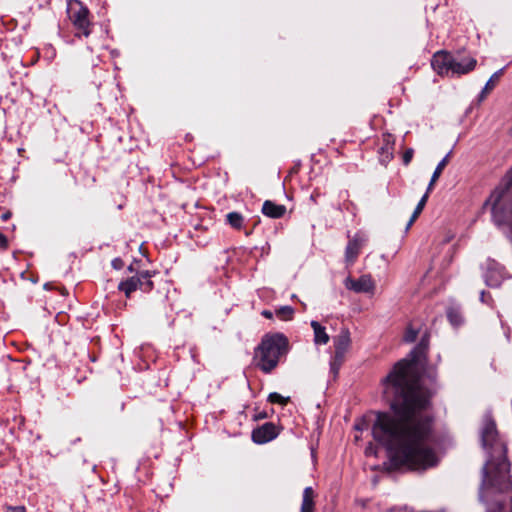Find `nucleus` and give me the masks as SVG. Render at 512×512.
Masks as SVG:
<instances>
[{"label": "nucleus", "instance_id": "nucleus-1", "mask_svg": "<svg viewBox=\"0 0 512 512\" xmlns=\"http://www.w3.org/2000/svg\"><path fill=\"white\" fill-rule=\"evenodd\" d=\"M428 344L425 334L409 358L398 361L382 380L384 397L392 412H376L372 435L386 448L394 468L426 470L438 462L432 447L431 419L421 414L431 395L421 385L417 369Z\"/></svg>", "mask_w": 512, "mask_h": 512}, {"label": "nucleus", "instance_id": "nucleus-2", "mask_svg": "<svg viewBox=\"0 0 512 512\" xmlns=\"http://www.w3.org/2000/svg\"><path fill=\"white\" fill-rule=\"evenodd\" d=\"M287 338L281 333L266 335L256 350L257 367L268 374L278 365L280 357L286 353Z\"/></svg>", "mask_w": 512, "mask_h": 512}, {"label": "nucleus", "instance_id": "nucleus-3", "mask_svg": "<svg viewBox=\"0 0 512 512\" xmlns=\"http://www.w3.org/2000/svg\"><path fill=\"white\" fill-rule=\"evenodd\" d=\"M67 12L76 29L88 37L91 33L88 8L79 0H68Z\"/></svg>", "mask_w": 512, "mask_h": 512}, {"label": "nucleus", "instance_id": "nucleus-4", "mask_svg": "<svg viewBox=\"0 0 512 512\" xmlns=\"http://www.w3.org/2000/svg\"><path fill=\"white\" fill-rule=\"evenodd\" d=\"M151 276L152 274L149 271H141L136 275L121 281L118 285V289L124 292L127 298H129L136 290H141L146 293L150 292L153 289Z\"/></svg>", "mask_w": 512, "mask_h": 512}, {"label": "nucleus", "instance_id": "nucleus-5", "mask_svg": "<svg viewBox=\"0 0 512 512\" xmlns=\"http://www.w3.org/2000/svg\"><path fill=\"white\" fill-rule=\"evenodd\" d=\"M484 280L490 287H498L505 277V269L498 262L487 259L483 264Z\"/></svg>", "mask_w": 512, "mask_h": 512}, {"label": "nucleus", "instance_id": "nucleus-6", "mask_svg": "<svg viewBox=\"0 0 512 512\" xmlns=\"http://www.w3.org/2000/svg\"><path fill=\"white\" fill-rule=\"evenodd\" d=\"M367 241V235L361 231L355 233L353 237L349 238L345 249V261L348 265H352L356 261L362 247Z\"/></svg>", "mask_w": 512, "mask_h": 512}, {"label": "nucleus", "instance_id": "nucleus-7", "mask_svg": "<svg viewBox=\"0 0 512 512\" xmlns=\"http://www.w3.org/2000/svg\"><path fill=\"white\" fill-rule=\"evenodd\" d=\"M279 428L272 422H267L252 431V440L257 444H265L275 439Z\"/></svg>", "mask_w": 512, "mask_h": 512}, {"label": "nucleus", "instance_id": "nucleus-8", "mask_svg": "<svg viewBox=\"0 0 512 512\" xmlns=\"http://www.w3.org/2000/svg\"><path fill=\"white\" fill-rule=\"evenodd\" d=\"M476 59L464 55H453L451 65V76L467 74L472 71L476 66Z\"/></svg>", "mask_w": 512, "mask_h": 512}, {"label": "nucleus", "instance_id": "nucleus-9", "mask_svg": "<svg viewBox=\"0 0 512 512\" xmlns=\"http://www.w3.org/2000/svg\"><path fill=\"white\" fill-rule=\"evenodd\" d=\"M345 286L347 289L357 293H369L375 288V284L370 275H362L357 280L348 277L345 280Z\"/></svg>", "mask_w": 512, "mask_h": 512}, {"label": "nucleus", "instance_id": "nucleus-10", "mask_svg": "<svg viewBox=\"0 0 512 512\" xmlns=\"http://www.w3.org/2000/svg\"><path fill=\"white\" fill-rule=\"evenodd\" d=\"M452 56L453 54L444 51L435 53L431 62L433 69L440 75L449 76L451 74Z\"/></svg>", "mask_w": 512, "mask_h": 512}, {"label": "nucleus", "instance_id": "nucleus-11", "mask_svg": "<svg viewBox=\"0 0 512 512\" xmlns=\"http://www.w3.org/2000/svg\"><path fill=\"white\" fill-rule=\"evenodd\" d=\"M481 442L485 449L493 448L497 443L496 424L492 420H486L481 432Z\"/></svg>", "mask_w": 512, "mask_h": 512}, {"label": "nucleus", "instance_id": "nucleus-12", "mask_svg": "<svg viewBox=\"0 0 512 512\" xmlns=\"http://www.w3.org/2000/svg\"><path fill=\"white\" fill-rule=\"evenodd\" d=\"M351 345L350 332L348 329H342L340 333L334 338L335 352L345 355Z\"/></svg>", "mask_w": 512, "mask_h": 512}, {"label": "nucleus", "instance_id": "nucleus-13", "mask_svg": "<svg viewBox=\"0 0 512 512\" xmlns=\"http://www.w3.org/2000/svg\"><path fill=\"white\" fill-rule=\"evenodd\" d=\"M286 212L284 205L275 204L270 200H266L262 206V213L270 218H281Z\"/></svg>", "mask_w": 512, "mask_h": 512}, {"label": "nucleus", "instance_id": "nucleus-14", "mask_svg": "<svg viewBox=\"0 0 512 512\" xmlns=\"http://www.w3.org/2000/svg\"><path fill=\"white\" fill-rule=\"evenodd\" d=\"M311 327L314 331V342L317 345H325L329 342V335L326 333V329L317 321H311Z\"/></svg>", "mask_w": 512, "mask_h": 512}, {"label": "nucleus", "instance_id": "nucleus-15", "mask_svg": "<svg viewBox=\"0 0 512 512\" xmlns=\"http://www.w3.org/2000/svg\"><path fill=\"white\" fill-rule=\"evenodd\" d=\"M300 512H315L314 491L312 487H306L303 491Z\"/></svg>", "mask_w": 512, "mask_h": 512}, {"label": "nucleus", "instance_id": "nucleus-16", "mask_svg": "<svg viewBox=\"0 0 512 512\" xmlns=\"http://www.w3.org/2000/svg\"><path fill=\"white\" fill-rule=\"evenodd\" d=\"M450 155H451V152H449L439 163L438 165L436 166V169L434 170L433 174H432V177H431V180L428 184V191H432L435 183L437 182V180L439 179L440 175L442 174L444 168L447 166L448 162H449V158H450Z\"/></svg>", "mask_w": 512, "mask_h": 512}, {"label": "nucleus", "instance_id": "nucleus-17", "mask_svg": "<svg viewBox=\"0 0 512 512\" xmlns=\"http://www.w3.org/2000/svg\"><path fill=\"white\" fill-rule=\"evenodd\" d=\"M503 71H504V69H503V68H502V69H499L498 71H496V72H495V73H494V74L489 78V80L486 82V84H485V86H484L483 90H482V91H481V93H480V99H481V100H482V99H484V98L486 97V95H487L490 91H492V90L495 88V86L497 85V83H498V81H499L500 77H501V76H502V74H503Z\"/></svg>", "mask_w": 512, "mask_h": 512}, {"label": "nucleus", "instance_id": "nucleus-18", "mask_svg": "<svg viewBox=\"0 0 512 512\" xmlns=\"http://www.w3.org/2000/svg\"><path fill=\"white\" fill-rule=\"evenodd\" d=\"M226 223L233 229L240 230L243 227L244 217L239 212H229L226 215Z\"/></svg>", "mask_w": 512, "mask_h": 512}, {"label": "nucleus", "instance_id": "nucleus-19", "mask_svg": "<svg viewBox=\"0 0 512 512\" xmlns=\"http://www.w3.org/2000/svg\"><path fill=\"white\" fill-rule=\"evenodd\" d=\"M493 465V462L492 460H488L487 463L485 464V466L483 467L482 469V474H483V480H482V487L485 486V485H488V486H496L497 483V478H490L489 476V466H492Z\"/></svg>", "mask_w": 512, "mask_h": 512}, {"label": "nucleus", "instance_id": "nucleus-20", "mask_svg": "<svg viewBox=\"0 0 512 512\" xmlns=\"http://www.w3.org/2000/svg\"><path fill=\"white\" fill-rule=\"evenodd\" d=\"M344 360H345V355L340 354L338 356V353L334 352V356L332 357L331 362H330V370H331V373L334 375V377H336L338 375L339 369L342 366V364L344 363Z\"/></svg>", "mask_w": 512, "mask_h": 512}, {"label": "nucleus", "instance_id": "nucleus-21", "mask_svg": "<svg viewBox=\"0 0 512 512\" xmlns=\"http://www.w3.org/2000/svg\"><path fill=\"white\" fill-rule=\"evenodd\" d=\"M447 318L453 326H459L463 322L460 311L454 307L448 308Z\"/></svg>", "mask_w": 512, "mask_h": 512}, {"label": "nucleus", "instance_id": "nucleus-22", "mask_svg": "<svg viewBox=\"0 0 512 512\" xmlns=\"http://www.w3.org/2000/svg\"><path fill=\"white\" fill-rule=\"evenodd\" d=\"M278 318L288 321L293 318L294 309L291 306H282L275 311Z\"/></svg>", "mask_w": 512, "mask_h": 512}, {"label": "nucleus", "instance_id": "nucleus-23", "mask_svg": "<svg viewBox=\"0 0 512 512\" xmlns=\"http://www.w3.org/2000/svg\"><path fill=\"white\" fill-rule=\"evenodd\" d=\"M289 397H284L281 394L277 392H272L268 396V401L273 404H280L282 406H285L289 402Z\"/></svg>", "mask_w": 512, "mask_h": 512}, {"label": "nucleus", "instance_id": "nucleus-24", "mask_svg": "<svg viewBox=\"0 0 512 512\" xmlns=\"http://www.w3.org/2000/svg\"><path fill=\"white\" fill-rule=\"evenodd\" d=\"M418 330L413 328L411 325L407 327L404 334V341L407 343H412L417 339Z\"/></svg>", "mask_w": 512, "mask_h": 512}, {"label": "nucleus", "instance_id": "nucleus-25", "mask_svg": "<svg viewBox=\"0 0 512 512\" xmlns=\"http://www.w3.org/2000/svg\"><path fill=\"white\" fill-rule=\"evenodd\" d=\"M496 472H497V477H502V473L503 472H508V463L506 461V458L503 456L496 464Z\"/></svg>", "mask_w": 512, "mask_h": 512}, {"label": "nucleus", "instance_id": "nucleus-26", "mask_svg": "<svg viewBox=\"0 0 512 512\" xmlns=\"http://www.w3.org/2000/svg\"><path fill=\"white\" fill-rule=\"evenodd\" d=\"M431 191H428V189L426 190V193L422 196V198L420 199V201L418 202L415 210H416V214H421V212L423 211L425 205H426V202L428 200V197H429V193Z\"/></svg>", "mask_w": 512, "mask_h": 512}, {"label": "nucleus", "instance_id": "nucleus-27", "mask_svg": "<svg viewBox=\"0 0 512 512\" xmlns=\"http://www.w3.org/2000/svg\"><path fill=\"white\" fill-rule=\"evenodd\" d=\"M413 154H414V151L412 148H408L405 150L404 154H403V163L404 165H408L412 158H413Z\"/></svg>", "mask_w": 512, "mask_h": 512}, {"label": "nucleus", "instance_id": "nucleus-28", "mask_svg": "<svg viewBox=\"0 0 512 512\" xmlns=\"http://www.w3.org/2000/svg\"><path fill=\"white\" fill-rule=\"evenodd\" d=\"M112 267L116 270H120L123 268V260L121 258H115L112 260Z\"/></svg>", "mask_w": 512, "mask_h": 512}, {"label": "nucleus", "instance_id": "nucleus-29", "mask_svg": "<svg viewBox=\"0 0 512 512\" xmlns=\"http://www.w3.org/2000/svg\"><path fill=\"white\" fill-rule=\"evenodd\" d=\"M7 510L10 512H26V509L23 506H8Z\"/></svg>", "mask_w": 512, "mask_h": 512}, {"label": "nucleus", "instance_id": "nucleus-30", "mask_svg": "<svg viewBox=\"0 0 512 512\" xmlns=\"http://www.w3.org/2000/svg\"><path fill=\"white\" fill-rule=\"evenodd\" d=\"M8 241L4 234L0 233V247L5 249L7 247Z\"/></svg>", "mask_w": 512, "mask_h": 512}, {"label": "nucleus", "instance_id": "nucleus-31", "mask_svg": "<svg viewBox=\"0 0 512 512\" xmlns=\"http://www.w3.org/2000/svg\"><path fill=\"white\" fill-rule=\"evenodd\" d=\"M261 314L263 317H265L267 319L273 318V313L270 310H263Z\"/></svg>", "mask_w": 512, "mask_h": 512}, {"label": "nucleus", "instance_id": "nucleus-32", "mask_svg": "<svg viewBox=\"0 0 512 512\" xmlns=\"http://www.w3.org/2000/svg\"><path fill=\"white\" fill-rule=\"evenodd\" d=\"M268 415L266 412H260L254 416L255 420L265 419Z\"/></svg>", "mask_w": 512, "mask_h": 512}, {"label": "nucleus", "instance_id": "nucleus-33", "mask_svg": "<svg viewBox=\"0 0 512 512\" xmlns=\"http://www.w3.org/2000/svg\"><path fill=\"white\" fill-rule=\"evenodd\" d=\"M320 195V193L318 191H314L311 196H310V200L314 203H316L317 201V197Z\"/></svg>", "mask_w": 512, "mask_h": 512}, {"label": "nucleus", "instance_id": "nucleus-34", "mask_svg": "<svg viewBox=\"0 0 512 512\" xmlns=\"http://www.w3.org/2000/svg\"><path fill=\"white\" fill-rule=\"evenodd\" d=\"M10 217H11V212H9V211H8V212L3 213V214H2V216H1V218H2L4 221L8 220Z\"/></svg>", "mask_w": 512, "mask_h": 512}, {"label": "nucleus", "instance_id": "nucleus-35", "mask_svg": "<svg viewBox=\"0 0 512 512\" xmlns=\"http://www.w3.org/2000/svg\"><path fill=\"white\" fill-rule=\"evenodd\" d=\"M420 214H416V210H414L412 216L410 217V219H412V221H416V219L418 218Z\"/></svg>", "mask_w": 512, "mask_h": 512}, {"label": "nucleus", "instance_id": "nucleus-36", "mask_svg": "<svg viewBox=\"0 0 512 512\" xmlns=\"http://www.w3.org/2000/svg\"><path fill=\"white\" fill-rule=\"evenodd\" d=\"M414 222H415V221H412V219H410V220L408 221L407 225H406V230H409V229H410V227L413 225V223H414Z\"/></svg>", "mask_w": 512, "mask_h": 512}, {"label": "nucleus", "instance_id": "nucleus-37", "mask_svg": "<svg viewBox=\"0 0 512 512\" xmlns=\"http://www.w3.org/2000/svg\"><path fill=\"white\" fill-rule=\"evenodd\" d=\"M414 222H415V221H412V219H410V220L408 221L407 225H406V230H409V229H410V227L413 225V223H414Z\"/></svg>", "mask_w": 512, "mask_h": 512}, {"label": "nucleus", "instance_id": "nucleus-38", "mask_svg": "<svg viewBox=\"0 0 512 512\" xmlns=\"http://www.w3.org/2000/svg\"><path fill=\"white\" fill-rule=\"evenodd\" d=\"M485 295H486V294H485V292H484V291H482V292H481V295H480V300H481L482 302H485Z\"/></svg>", "mask_w": 512, "mask_h": 512}, {"label": "nucleus", "instance_id": "nucleus-39", "mask_svg": "<svg viewBox=\"0 0 512 512\" xmlns=\"http://www.w3.org/2000/svg\"><path fill=\"white\" fill-rule=\"evenodd\" d=\"M509 485H510V484H509L508 482H505V483H504V487H503V488H500V489H501V490H504L505 488H508V487H509Z\"/></svg>", "mask_w": 512, "mask_h": 512}, {"label": "nucleus", "instance_id": "nucleus-40", "mask_svg": "<svg viewBox=\"0 0 512 512\" xmlns=\"http://www.w3.org/2000/svg\"><path fill=\"white\" fill-rule=\"evenodd\" d=\"M128 270H129L130 272H133V267H132V265H130V266L128 267Z\"/></svg>", "mask_w": 512, "mask_h": 512}]
</instances>
